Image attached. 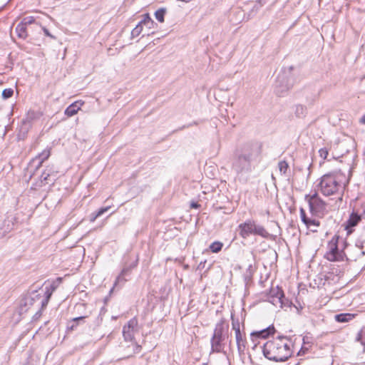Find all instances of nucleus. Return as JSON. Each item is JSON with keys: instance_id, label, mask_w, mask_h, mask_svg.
Here are the masks:
<instances>
[{"instance_id": "nucleus-38", "label": "nucleus", "mask_w": 365, "mask_h": 365, "mask_svg": "<svg viewBox=\"0 0 365 365\" xmlns=\"http://www.w3.org/2000/svg\"><path fill=\"white\" fill-rule=\"evenodd\" d=\"M110 206L101 207L98 210V212L96 213V217H98L101 216L103 214H104L106 212H107L110 209Z\"/></svg>"}, {"instance_id": "nucleus-44", "label": "nucleus", "mask_w": 365, "mask_h": 365, "mask_svg": "<svg viewBox=\"0 0 365 365\" xmlns=\"http://www.w3.org/2000/svg\"><path fill=\"white\" fill-rule=\"evenodd\" d=\"M297 310V313L299 314L301 312H300V310L302 309V307L300 306V307H295Z\"/></svg>"}, {"instance_id": "nucleus-12", "label": "nucleus", "mask_w": 365, "mask_h": 365, "mask_svg": "<svg viewBox=\"0 0 365 365\" xmlns=\"http://www.w3.org/2000/svg\"><path fill=\"white\" fill-rule=\"evenodd\" d=\"M348 252L352 260L356 261L365 255V252L363 250L362 242H356L355 246L348 250Z\"/></svg>"}, {"instance_id": "nucleus-39", "label": "nucleus", "mask_w": 365, "mask_h": 365, "mask_svg": "<svg viewBox=\"0 0 365 365\" xmlns=\"http://www.w3.org/2000/svg\"><path fill=\"white\" fill-rule=\"evenodd\" d=\"M45 159H46V158L42 156L40 158L34 161V163H35L36 161H38V165H36V168H38L41 165V164L43 163V162Z\"/></svg>"}, {"instance_id": "nucleus-13", "label": "nucleus", "mask_w": 365, "mask_h": 365, "mask_svg": "<svg viewBox=\"0 0 365 365\" xmlns=\"http://www.w3.org/2000/svg\"><path fill=\"white\" fill-rule=\"evenodd\" d=\"M137 263H138V260H136V262L135 263H133V264H131L128 267H125L122 269L120 274L117 277V278L114 282L113 289H114V287H118L119 284H123L125 282L127 281V279H125L124 277L130 272L132 268L135 267L137 265Z\"/></svg>"}, {"instance_id": "nucleus-1", "label": "nucleus", "mask_w": 365, "mask_h": 365, "mask_svg": "<svg viewBox=\"0 0 365 365\" xmlns=\"http://www.w3.org/2000/svg\"><path fill=\"white\" fill-rule=\"evenodd\" d=\"M262 145L257 142L247 143L235 149L232 158V169L239 175L250 173L252 165L260 160Z\"/></svg>"}, {"instance_id": "nucleus-33", "label": "nucleus", "mask_w": 365, "mask_h": 365, "mask_svg": "<svg viewBox=\"0 0 365 365\" xmlns=\"http://www.w3.org/2000/svg\"><path fill=\"white\" fill-rule=\"evenodd\" d=\"M14 94V90L12 88H5L2 91V98L4 99H8L11 98Z\"/></svg>"}, {"instance_id": "nucleus-21", "label": "nucleus", "mask_w": 365, "mask_h": 365, "mask_svg": "<svg viewBox=\"0 0 365 365\" xmlns=\"http://www.w3.org/2000/svg\"><path fill=\"white\" fill-rule=\"evenodd\" d=\"M294 113L298 118L305 117L307 113V107L301 104L297 105L295 106Z\"/></svg>"}, {"instance_id": "nucleus-3", "label": "nucleus", "mask_w": 365, "mask_h": 365, "mask_svg": "<svg viewBox=\"0 0 365 365\" xmlns=\"http://www.w3.org/2000/svg\"><path fill=\"white\" fill-rule=\"evenodd\" d=\"M343 174L340 171H332L324 174L319 179L318 190L324 196L334 195L343 189Z\"/></svg>"}, {"instance_id": "nucleus-30", "label": "nucleus", "mask_w": 365, "mask_h": 365, "mask_svg": "<svg viewBox=\"0 0 365 365\" xmlns=\"http://www.w3.org/2000/svg\"><path fill=\"white\" fill-rule=\"evenodd\" d=\"M262 7L260 2H254L252 4L251 11L249 14V16H254Z\"/></svg>"}, {"instance_id": "nucleus-50", "label": "nucleus", "mask_w": 365, "mask_h": 365, "mask_svg": "<svg viewBox=\"0 0 365 365\" xmlns=\"http://www.w3.org/2000/svg\"><path fill=\"white\" fill-rule=\"evenodd\" d=\"M197 125V123H196V122H194L193 123L190 124V125H189V126H190V125ZM187 127H188V125H187Z\"/></svg>"}, {"instance_id": "nucleus-32", "label": "nucleus", "mask_w": 365, "mask_h": 365, "mask_svg": "<svg viewBox=\"0 0 365 365\" xmlns=\"http://www.w3.org/2000/svg\"><path fill=\"white\" fill-rule=\"evenodd\" d=\"M36 19L34 16H26L23 19V20L21 21L24 25L29 26L32 24L36 23Z\"/></svg>"}, {"instance_id": "nucleus-51", "label": "nucleus", "mask_w": 365, "mask_h": 365, "mask_svg": "<svg viewBox=\"0 0 365 365\" xmlns=\"http://www.w3.org/2000/svg\"><path fill=\"white\" fill-rule=\"evenodd\" d=\"M49 156V153L47 152V155H46V158H48Z\"/></svg>"}, {"instance_id": "nucleus-4", "label": "nucleus", "mask_w": 365, "mask_h": 365, "mask_svg": "<svg viewBox=\"0 0 365 365\" xmlns=\"http://www.w3.org/2000/svg\"><path fill=\"white\" fill-rule=\"evenodd\" d=\"M237 230L240 236L243 239H247L250 235H257L265 239H268L271 236L264 226L258 224L255 220L251 218L240 223L237 226Z\"/></svg>"}, {"instance_id": "nucleus-20", "label": "nucleus", "mask_w": 365, "mask_h": 365, "mask_svg": "<svg viewBox=\"0 0 365 365\" xmlns=\"http://www.w3.org/2000/svg\"><path fill=\"white\" fill-rule=\"evenodd\" d=\"M304 225L310 231L315 232L317 231V227L319 226L320 222L317 220L310 218Z\"/></svg>"}, {"instance_id": "nucleus-27", "label": "nucleus", "mask_w": 365, "mask_h": 365, "mask_svg": "<svg viewBox=\"0 0 365 365\" xmlns=\"http://www.w3.org/2000/svg\"><path fill=\"white\" fill-rule=\"evenodd\" d=\"M278 168L282 175H286L289 169V165L285 160L279 161L278 163Z\"/></svg>"}, {"instance_id": "nucleus-11", "label": "nucleus", "mask_w": 365, "mask_h": 365, "mask_svg": "<svg viewBox=\"0 0 365 365\" xmlns=\"http://www.w3.org/2000/svg\"><path fill=\"white\" fill-rule=\"evenodd\" d=\"M34 302V299L31 297L30 295L23 296L22 298L19 301V304L18 307V312L19 315H22L26 313L31 306L33 305Z\"/></svg>"}, {"instance_id": "nucleus-9", "label": "nucleus", "mask_w": 365, "mask_h": 365, "mask_svg": "<svg viewBox=\"0 0 365 365\" xmlns=\"http://www.w3.org/2000/svg\"><path fill=\"white\" fill-rule=\"evenodd\" d=\"M232 329L235 331V339L238 352L240 354H244L246 347V339L243 338L242 334L240 331V324L239 321H235L232 319Z\"/></svg>"}, {"instance_id": "nucleus-53", "label": "nucleus", "mask_w": 365, "mask_h": 365, "mask_svg": "<svg viewBox=\"0 0 365 365\" xmlns=\"http://www.w3.org/2000/svg\"><path fill=\"white\" fill-rule=\"evenodd\" d=\"M364 155H365V150H364Z\"/></svg>"}, {"instance_id": "nucleus-37", "label": "nucleus", "mask_w": 365, "mask_h": 365, "mask_svg": "<svg viewBox=\"0 0 365 365\" xmlns=\"http://www.w3.org/2000/svg\"><path fill=\"white\" fill-rule=\"evenodd\" d=\"M300 217H301L302 221L304 224L307 223V222H308L310 220V218L307 217L306 212H305V211H304V210L303 208L300 209Z\"/></svg>"}, {"instance_id": "nucleus-10", "label": "nucleus", "mask_w": 365, "mask_h": 365, "mask_svg": "<svg viewBox=\"0 0 365 365\" xmlns=\"http://www.w3.org/2000/svg\"><path fill=\"white\" fill-rule=\"evenodd\" d=\"M138 320L133 318L123 328V335L125 341H131L134 338L135 332L138 330Z\"/></svg>"}, {"instance_id": "nucleus-43", "label": "nucleus", "mask_w": 365, "mask_h": 365, "mask_svg": "<svg viewBox=\"0 0 365 365\" xmlns=\"http://www.w3.org/2000/svg\"><path fill=\"white\" fill-rule=\"evenodd\" d=\"M97 217H96V213L93 214V216L91 217V221L94 222Z\"/></svg>"}, {"instance_id": "nucleus-17", "label": "nucleus", "mask_w": 365, "mask_h": 365, "mask_svg": "<svg viewBox=\"0 0 365 365\" xmlns=\"http://www.w3.org/2000/svg\"><path fill=\"white\" fill-rule=\"evenodd\" d=\"M356 314L351 313H341L336 314L334 319L337 322L346 323L354 319Z\"/></svg>"}, {"instance_id": "nucleus-14", "label": "nucleus", "mask_w": 365, "mask_h": 365, "mask_svg": "<svg viewBox=\"0 0 365 365\" xmlns=\"http://www.w3.org/2000/svg\"><path fill=\"white\" fill-rule=\"evenodd\" d=\"M361 220V216L357 213L352 212L347 221L346 222L345 229L347 230L348 234L351 232V229Z\"/></svg>"}, {"instance_id": "nucleus-5", "label": "nucleus", "mask_w": 365, "mask_h": 365, "mask_svg": "<svg viewBox=\"0 0 365 365\" xmlns=\"http://www.w3.org/2000/svg\"><path fill=\"white\" fill-rule=\"evenodd\" d=\"M227 336V327L225 326L223 322L217 323L211 339L212 351L217 353L221 352L224 346L223 341Z\"/></svg>"}, {"instance_id": "nucleus-24", "label": "nucleus", "mask_w": 365, "mask_h": 365, "mask_svg": "<svg viewBox=\"0 0 365 365\" xmlns=\"http://www.w3.org/2000/svg\"><path fill=\"white\" fill-rule=\"evenodd\" d=\"M223 247V243L220 241H215L211 243V245L209 247V249L210 251L213 253H218L221 251L222 248Z\"/></svg>"}, {"instance_id": "nucleus-34", "label": "nucleus", "mask_w": 365, "mask_h": 365, "mask_svg": "<svg viewBox=\"0 0 365 365\" xmlns=\"http://www.w3.org/2000/svg\"><path fill=\"white\" fill-rule=\"evenodd\" d=\"M356 340L365 346V329H362L357 334Z\"/></svg>"}, {"instance_id": "nucleus-28", "label": "nucleus", "mask_w": 365, "mask_h": 365, "mask_svg": "<svg viewBox=\"0 0 365 365\" xmlns=\"http://www.w3.org/2000/svg\"><path fill=\"white\" fill-rule=\"evenodd\" d=\"M143 31V25L138 23L136 26L132 30L131 36L133 38L138 36Z\"/></svg>"}, {"instance_id": "nucleus-19", "label": "nucleus", "mask_w": 365, "mask_h": 365, "mask_svg": "<svg viewBox=\"0 0 365 365\" xmlns=\"http://www.w3.org/2000/svg\"><path fill=\"white\" fill-rule=\"evenodd\" d=\"M27 26L20 22L16 27V32L19 38H26L27 36Z\"/></svg>"}, {"instance_id": "nucleus-26", "label": "nucleus", "mask_w": 365, "mask_h": 365, "mask_svg": "<svg viewBox=\"0 0 365 365\" xmlns=\"http://www.w3.org/2000/svg\"><path fill=\"white\" fill-rule=\"evenodd\" d=\"M166 12L167 9L165 8H160L159 9H158L155 12V16L156 19L160 23L164 22V16Z\"/></svg>"}, {"instance_id": "nucleus-15", "label": "nucleus", "mask_w": 365, "mask_h": 365, "mask_svg": "<svg viewBox=\"0 0 365 365\" xmlns=\"http://www.w3.org/2000/svg\"><path fill=\"white\" fill-rule=\"evenodd\" d=\"M49 282V287H47V303L49 301V299L52 294V293L59 287L62 282L61 277H57L55 279L47 280Z\"/></svg>"}, {"instance_id": "nucleus-41", "label": "nucleus", "mask_w": 365, "mask_h": 365, "mask_svg": "<svg viewBox=\"0 0 365 365\" xmlns=\"http://www.w3.org/2000/svg\"><path fill=\"white\" fill-rule=\"evenodd\" d=\"M319 93L315 95L311 100L310 103H314V102L316 101V99L318 98Z\"/></svg>"}, {"instance_id": "nucleus-6", "label": "nucleus", "mask_w": 365, "mask_h": 365, "mask_svg": "<svg viewBox=\"0 0 365 365\" xmlns=\"http://www.w3.org/2000/svg\"><path fill=\"white\" fill-rule=\"evenodd\" d=\"M267 300L275 307L282 308L286 305L287 301L284 297V292L278 286L272 287L267 294Z\"/></svg>"}, {"instance_id": "nucleus-48", "label": "nucleus", "mask_w": 365, "mask_h": 365, "mask_svg": "<svg viewBox=\"0 0 365 365\" xmlns=\"http://www.w3.org/2000/svg\"><path fill=\"white\" fill-rule=\"evenodd\" d=\"M42 30L43 31L44 34H46V27L45 26H42Z\"/></svg>"}, {"instance_id": "nucleus-8", "label": "nucleus", "mask_w": 365, "mask_h": 365, "mask_svg": "<svg viewBox=\"0 0 365 365\" xmlns=\"http://www.w3.org/2000/svg\"><path fill=\"white\" fill-rule=\"evenodd\" d=\"M310 212L313 214H323L326 210V203L315 192L308 200Z\"/></svg>"}, {"instance_id": "nucleus-49", "label": "nucleus", "mask_w": 365, "mask_h": 365, "mask_svg": "<svg viewBox=\"0 0 365 365\" xmlns=\"http://www.w3.org/2000/svg\"><path fill=\"white\" fill-rule=\"evenodd\" d=\"M46 34H47V36H51V37H52V36L50 34V33L48 32V30H47Z\"/></svg>"}, {"instance_id": "nucleus-7", "label": "nucleus", "mask_w": 365, "mask_h": 365, "mask_svg": "<svg viewBox=\"0 0 365 365\" xmlns=\"http://www.w3.org/2000/svg\"><path fill=\"white\" fill-rule=\"evenodd\" d=\"M337 241L338 237H333L328 244V251L325 254V257L329 261L334 262L343 259V252L339 250Z\"/></svg>"}, {"instance_id": "nucleus-46", "label": "nucleus", "mask_w": 365, "mask_h": 365, "mask_svg": "<svg viewBox=\"0 0 365 365\" xmlns=\"http://www.w3.org/2000/svg\"><path fill=\"white\" fill-rule=\"evenodd\" d=\"M154 24H148V25H145V26H148L149 29H151Z\"/></svg>"}, {"instance_id": "nucleus-47", "label": "nucleus", "mask_w": 365, "mask_h": 365, "mask_svg": "<svg viewBox=\"0 0 365 365\" xmlns=\"http://www.w3.org/2000/svg\"><path fill=\"white\" fill-rule=\"evenodd\" d=\"M178 1H183V2H190L191 0H178Z\"/></svg>"}, {"instance_id": "nucleus-25", "label": "nucleus", "mask_w": 365, "mask_h": 365, "mask_svg": "<svg viewBox=\"0 0 365 365\" xmlns=\"http://www.w3.org/2000/svg\"><path fill=\"white\" fill-rule=\"evenodd\" d=\"M272 330H274V327H269L267 329L261 330L260 331L252 333V335H255L260 338H267L270 334Z\"/></svg>"}, {"instance_id": "nucleus-18", "label": "nucleus", "mask_w": 365, "mask_h": 365, "mask_svg": "<svg viewBox=\"0 0 365 365\" xmlns=\"http://www.w3.org/2000/svg\"><path fill=\"white\" fill-rule=\"evenodd\" d=\"M30 128V123L26 120H23L21 125L19 128V133L18 134L19 139H24L26 136L29 129Z\"/></svg>"}, {"instance_id": "nucleus-29", "label": "nucleus", "mask_w": 365, "mask_h": 365, "mask_svg": "<svg viewBox=\"0 0 365 365\" xmlns=\"http://www.w3.org/2000/svg\"><path fill=\"white\" fill-rule=\"evenodd\" d=\"M41 309L36 312V313L33 317V320L36 321L38 320L42 315V311L43 309V307L46 306V298L43 299L41 302Z\"/></svg>"}, {"instance_id": "nucleus-23", "label": "nucleus", "mask_w": 365, "mask_h": 365, "mask_svg": "<svg viewBox=\"0 0 365 365\" xmlns=\"http://www.w3.org/2000/svg\"><path fill=\"white\" fill-rule=\"evenodd\" d=\"M42 113L34 111V110H30L28 112L27 116L26 119H24V120H26L30 123L31 120H36L40 118V117L42 116Z\"/></svg>"}, {"instance_id": "nucleus-45", "label": "nucleus", "mask_w": 365, "mask_h": 365, "mask_svg": "<svg viewBox=\"0 0 365 365\" xmlns=\"http://www.w3.org/2000/svg\"><path fill=\"white\" fill-rule=\"evenodd\" d=\"M42 173V174H41V178H43V179L41 180V182H43V180H46V177H43V173H44V171H42V173Z\"/></svg>"}, {"instance_id": "nucleus-16", "label": "nucleus", "mask_w": 365, "mask_h": 365, "mask_svg": "<svg viewBox=\"0 0 365 365\" xmlns=\"http://www.w3.org/2000/svg\"><path fill=\"white\" fill-rule=\"evenodd\" d=\"M82 105L83 103H81L80 101H76L71 103L65 110V114L68 117L74 115L81 109V106Z\"/></svg>"}, {"instance_id": "nucleus-2", "label": "nucleus", "mask_w": 365, "mask_h": 365, "mask_svg": "<svg viewBox=\"0 0 365 365\" xmlns=\"http://www.w3.org/2000/svg\"><path fill=\"white\" fill-rule=\"evenodd\" d=\"M291 341L284 336H279L267 341L262 348L264 356L276 362L287 361L292 355Z\"/></svg>"}, {"instance_id": "nucleus-40", "label": "nucleus", "mask_w": 365, "mask_h": 365, "mask_svg": "<svg viewBox=\"0 0 365 365\" xmlns=\"http://www.w3.org/2000/svg\"><path fill=\"white\" fill-rule=\"evenodd\" d=\"M359 123L361 124L365 125V113L362 115V117L359 119Z\"/></svg>"}, {"instance_id": "nucleus-22", "label": "nucleus", "mask_w": 365, "mask_h": 365, "mask_svg": "<svg viewBox=\"0 0 365 365\" xmlns=\"http://www.w3.org/2000/svg\"><path fill=\"white\" fill-rule=\"evenodd\" d=\"M86 317H78L73 318L68 324V329L71 330L75 329L77 326L82 322L84 321Z\"/></svg>"}, {"instance_id": "nucleus-42", "label": "nucleus", "mask_w": 365, "mask_h": 365, "mask_svg": "<svg viewBox=\"0 0 365 365\" xmlns=\"http://www.w3.org/2000/svg\"><path fill=\"white\" fill-rule=\"evenodd\" d=\"M191 207H194V208H197V207H199V205H198V203H197V202H192V203L191 204Z\"/></svg>"}, {"instance_id": "nucleus-35", "label": "nucleus", "mask_w": 365, "mask_h": 365, "mask_svg": "<svg viewBox=\"0 0 365 365\" xmlns=\"http://www.w3.org/2000/svg\"><path fill=\"white\" fill-rule=\"evenodd\" d=\"M292 87V84H291V83H287V84H286L285 86H280V89L277 90V93L279 95H283V92H284V91H288V90H289Z\"/></svg>"}, {"instance_id": "nucleus-31", "label": "nucleus", "mask_w": 365, "mask_h": 365, "mask_svg": "<svg viewBox=\"0 0 365 365\" xmlns=\"http://www.w3.org/2000/svg\"><path fill=\"white\" fill-rule=\"evenodd\" d=\"M139 23L141 25H148V24H155L154 21L150 18L149 14H144L143 19Z\"/></svg>"}, {"instance_id": "nucleus-52", "label": "nucleus", "mask_w": 365, "mask_h": 365, "mask_svg": "<svg viewBox=\"0 0 365 365\" xmlns=\"http://www.w3.org/2000/svg\"><path fill=\"white\" fill-rule=\"evenodd\" d=\"M202 365H207L206 363L202 364Z\"/></svg>"}, {"instance_id": "nucleus-36", "label": "nucleus", "mask_w": 365, "mask_h": 365, "mask_svg": "<svg viewBox=\"0 0 365 365\" xmlns=\"http://www.w3.org/2000/svg\"><path fill=\"white\" fill-rule=\"evenodd\" d=\"M319 154L322 158L325 160V159H327V158L329 155V151L326 148H323L319 149Z\"/></svg>"}]
</instances>
